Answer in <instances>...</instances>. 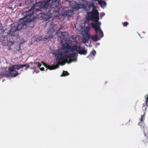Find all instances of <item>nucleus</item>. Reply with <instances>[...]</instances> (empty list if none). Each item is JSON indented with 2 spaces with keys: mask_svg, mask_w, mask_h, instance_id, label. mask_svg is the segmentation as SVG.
Masks as SVG:
<instances>
[{
  "mask_svg": "<svg viewBox=\"0 0 148 148\" xmlns=\"http://www.w3.org/2000/svg\"><path fill=\"white\" fill-rule=\"evenodd\" d=\"M56 51L55 53H53L55 57L56 58V60L58 61V63L56 65H53L52 66H48L45 63H43V65L45 66L47 68L50 70L55 69L59 67V65H63L61 62H66L68 63H70L72 62L76 61V59H70L71 58H75L77 56V53L76 52H74L73 53L68 54L69 52L68 51Z\"/></svg>",
  "mask_w": 148,
  "mask_h": 148,
  "instance_id": "1",
  "label": "nucleus"
},
{
  "mask_svg": "<svg viewBox=\"0 0 148 148\" xmlns=\"http://www.w3.org/2000/svg\"><path fill=\"white\" fill-rule=\"evenodd\" d=\"M33 8L30 9L26 12L23 13L25 16L20 19L18 21V23L16 26L13 25L12 26L8 34L11 36H15L17 32L23 29H25L27 27V24L31 22H34V19L33 17Z\"/></svg>",
  "mask_w": 148,
  "mask_h": 148,
  "instance_id": "2",
  "label": "nucleus"
},
{
  "mask_svg": "<svg viewBox=\"0 0 148 148\" xmlns=\"http://www.w3.org/2000/svg\"><path fill=\"white\" fill-rule=\"evenodd\" d=\"M58 36L59 37L58 40L61 41L62 46L60 49L53 50V53H55L56 51H60V50L61 51H62L63 49H64V47L66 45V44L71 46L73 42L71 40H69L67 41L66 40V38L68 37V34L66 32H61L58 34Z\"/></svg>",
  "mask_w": 148,
  "mask_h": 148,
  "instance_id": "3",
  "label": "nucleus"
},
{
  "mask_svg": "<svg viewBox=\"0 0 148 148\" xmlns=\"http://www.w3.org/2000/svg\"><path fill=\"white\" fill-rule=\"evenodd\" d=\"M56 28V25L53 23H52L48 30L47 34V37L44 38L43 36L39 37L37 39V40L39 41L42 40L45 41L47 39L51 40L53 36V33H54Z\"/></svg>",
  "mask_w": 148,
  "mask_h": 148,
  "instance_id": "4",
  "label": "nucleus"
},
{
  "mask_svg": "<svg viewBox=\"0 0 148 148\" xmlns=\"http://www.w3.org/2000/svg\"><path fill=\"white\" fill-rule=\"evenodd\" d=\"M99 13L98 10L95 9H93L92 12L87 14V20H91L95 23H100L98 22L99 19Z\"/></svg>",
  "mask_w": 148,
  "mask_h": 148,
  "instance_id": "5",
  "label": "nucleus"
},
{
  "mask_svg": "<svg viewBox=\"0 0 148 148\" xmlns=\"http://www.w3.org/2000/svg\"><path fill=\"white\" fill-rule=\"evenodd\" d=\"M30 66L28 65L26 66V64H23L21 65H13L9 69L10 72H11L12 75L14 77H16L18 75V71L16 70H18L21 68L26 66V69H27Z\"/></svg>",
  "mask_w": 148,
  "mask_h": 148,
  "instance_id": "6",
  "label": "nucleus"
},
{
  "mask_svg": "<svg viewBox=\"0 0 148 148\" xmlns=\"http://www.w3.org/2000/svg\"><path fill=\"white\" fill-rule=\"evenodd\" d=\"M100 23H94L93 22H92L91 23V25L95 31L96 34H97L100 39L103 36V32L100 27Z\"/></svg>",
  "mask_w": 148,
  "mask_h": 148,
  "instance_id": "7",
  "label": "nucleus"
},
{
  "mask_svg": "<svg viewBox=\"0 0 148 148\" xmlns=\"http://www.w3.org/2000/svg\"><path fill=\"white\" fill-rule=\"evenodd\" d=\"M66 46L64 47V49H63V51H68L71 52H73L74 51H76L77 52L78 51V49H81V47H78L77 45H74L72 46L70 45H67L66 44Z\"/></svg>",
  "mask_w": 148,
  "mask_h": 148,
  "instance_id": "8",
  "label": "nucleus"
},
{
  "mask_svg": "<svg viewBox=\"0 0 148 148\" xmlns=\"http://www.w3.org/2000/svg\"><path fill=\"white\" fill-rule=\"evenodd\" d=\"M145 137L143 138V141L145 143H148V129L146 126L143 127Z\"/></svg>",
  "mask_w": 148,
  "mask_h": 148,
  "instance_id": "9",
  "label": "nucleus"
},
{
  "mask_svg": "<svg viewBox=\"0 0 148 148\" xmlns=\"http://www.w3.org/2000/svg\"><path fill=\"white\" fill-rule=\"evenodd\" d=\"M84 36L88 40L90 39L91 36L89 33V31L88 30H86L84 32Z\"/></svg>",
  "mask_w": 148,
  "mask_h": 148,
  "instance_id": "10",
  "label": "nucleus"
},
{
  "mask_svg": "<svg viewBox=\"0 0 148 148\" xmlns=\"http://www.w3.org/2000/svg\"><path fill=\"white\" fill-rule=\"evenodd\" d=\"M77 52L78 53L81 55H86L87 53V50H85V48H82V49L78 50Z\"/></svg>",
  "mask_w": 148,
  "mask_h": 148,
  "instance_id": "11",
  "label": "nucleus"
},
{
  "mask_svg": "<svg viewBox=\"0 0 148 148\" xmlns=\"http://www.w3.org/2000/svg\"><path fill=\"white\" fill-rule=\"evenodd\" d=\"M96 54V52L94 50H93V51H91L90 55L88 56V58H89L90 59H93V58L92 57V56H94Z\"/></svg>",
  "mask_w": 148,
  "mask_h": 148,
  "instance_id": "12",
  "label": "nucleus"
},
{
  "mask_svg": "<svg viewBox=\"0 0 148 148\" xmlns=\"http://www.w3.org/2000/svg\"><path fill=\"white\" fill-rule=\"evenodd\" d=\"M97 34H95L93 36H91L90 39L93 41H97L99 40Z\"/></svg>",
  "mask_w": 148,
  "mask_h": 148,
  "instance_id": "13",
  "label": "nucleus"
},
{
  "mask_svg": "<svg viewBox=\"0 0 148 148\" xmlns=\"http://www.w3.org/2000/svg\"><path fill=\"white\" fill-rule=\"evenodd\" d=\"M145 98L146 100L145 101V103H144L143 104V107H145V105L147 107L148 106V94L147 95H145Z\"/></svg>",
  "mask_w": 148,
  "mask_h": 148,
  "instance_id": "14",
  "label": "nucleus"
},
{
  "mask_svg": "<svg viewBox=\"0 0 148 148\" xmlns=\"http://www.w3.org/2000/svg\"><path fill=\"white\" fill-rule=\"evenodd\" d=\"M145 114L143 115H142L141 116V119H140V121L141 122H140L138 123V125L140 126L141 125V124L142 123H144V117Z\"/></svg>",
  "mask_w": 148,
  "mask_h": 148,
  "instance_id": "15",
  "label": "nucleus"
},
{
  "mask_svg": "<svg viewBox=\"0 0 148 148\" xmlns=\"http://www.w3.org/2000/svg\"><path fill=\"white\" fill-rule=\"evenodd\" d=\"M99 4L100 5L101 7H103V6H105L106 5V3L105 2L102 1L101 0L100 1H99L98 2Z\"/></svg>",
  "mask_w": 148,
  "mask_h": 148,
  "instance_id": "16",
  "label": "nucleus"
},
{
  "mask_svg": "<svg viewBox=\"0 0 148 148\" xmlns=\"http://www.w3.org/2000/svg\"><path fill=\"white\" fill-rule=\"evenodd\" d=\"M69 74V73L66 71H64L63 73V76H65L66 75H68Z\"/></svg>",
  "mask_w": 148,
  "mask_h": 148,
  "instance_id": "17",
  "label": "nucleus"
},
{
  "mask_svg": "<svg viewBox=\"0 0 148 148\" xmlns=\"http://www.w3.org/2000/svg\"><path fill=\"white\" fill-rule=\"evenodd\" d=\"M122 23L123 24V25L124 27H126L129 24V23L127 22H125L124 23L123 22Z\"/></svg>",
  "mask_w": 148,
  "mask_h": 148,
  "instance_id": "18",
  "label": "nucleus"
},
{
  "mask_svg": "<svg viewBox=\"0 0 148 148\" xmlns=\"http://www.w3.org/2000/svg\"><path fill=\"white\" fill-rule=\"evenodd\" d=\"M36 64H37V67L40 69L41 66V64L39 62L36 63Z\"/></svg>",
  "mask_w": 148,
  "mask_h": 148,
  "instance_id": "19",
  "label": "nucleus"
},
{
  "mask_svg": "<svg viewBox=\"0 0 148 148\" xmlns=\"http://www.w3.org/2000/svg\"><path fill=\"white\" fill-rule=\"evenodd\" d=\"M105 15V14L104 12L102 13L100 15L101 17V18L103 17Z\"/></svg>",
  "mask_w": 148,
  "mask_h": 148,
  "instance_id": "20",
  "label": "nucleus"
},
{
  "mask_svg": "<svg viewBox=\"0 0 148 148\" xmlns=\"http://www.w3.org/2000/svg\"><path fill=\"white\" fill-rule=\"evenodd\" d=\"M40 70L41 71H44L45 69L43 67H41V68H40Z\"/></svg>",
  "mask_w": 148,
  "mask_h": 148,
  "instance_id": "21",
  "label": "nucleus"
},
{
  "mask_svg": "<svg viewBox=\"0 0 148 148\" xmlns=\"http://www.w3.org/2000/svg\"><path fill=\"white\" fill-rule=\"evenodd\" d=\"M18 51L20 52L22 51L21 49L20 48H19V49H18Z\"/></svg>",
  "mask_w": 148,
  "mask_h": 148,
  "instance_id": "22",
  "label": "nucleus"
},
{
  "mask_svg": "<svg viewBox=\"0 0 148 148\" xmlns=\"http://www.w3.org/2000/svg\"><path fill=\"white\" fill-rule=\"evenodd\" d=\"M19 5L20 6H21V5H22L21 3H19Z\"/></svg>",
  "mask_w": 148,
  "mask_h": 148,
  "instance_id": "23",
  "label": "nucleus"
},
{
  "mask_svg": "<svg viewBox=\"0 0 148 148\" xmlns=\"http://www.w3.org/2000/svg\"><path fill=\"white\" fill-rule=\"evenodd\" d=\"M146 107H145V110H146Z\"/></svg>",
  "mask_w": 148,
  "mask_h": 148,
  "instance_id": "24",
  "label": "nucleus"
},
{
  "mask_svg": "<svg viewBox=\"0 0 148 148\" xmlns=\"http://www.w3.org/2000/svg\"><path fill=\"white\" fill-rule=\"evenodd\" d=\"M12 7H11V8H10V9H12Z\"/></svg>",
  "mask_w": 148,
  "mask_h": 148,
  "instance_id": "25",
  "label": "nucleus"
},
{
  "mask_svg": "<svg viewBox=\"0 0 148 148\" xmlns=\"http://www.w3.org/2000/svg\"><path fill=\"white\" fill-rule=\"evenodd\" d=\"M47 70V69H46V71Z\"/></svg>",
  "mask_w": 148,
  "mask_h": 148,
  "instance_id": "26",
  "label": "nucleus"
},
{
  "mask_svg": "<svg viewBox=\"0 0 148 148\" xmlns=\"http://www.w3.org/2000/svg\"><path fill=\"white\" fill-rule=\"evenodd\" d=\"M138 35L140 36V35L139 34Z\"/></svg>",
  "mask_w": 148,
  "mask_h": 148,
  "instance_id": "27",
  "label": "nucleus"
},
{
  "mask_svg": "<svg viewBox=\"0 0 148 148\" xmlns=\"http://www.w3.org/2000/svg\"><path fill=\"white\" fill-rule=\"evenodd\" d=\"M129 121H130V120H129Z\"/></svg>",
  "mask_w": 148,
  "mask_h": 148,
  "instance_id": "28",
  "label": "nucleus"
},
{
  "mask_svg": "<svg viewBox=\"0 0 148 148\" xmlns=\"http://www.w3.org/2000/svg\"><path fill=\"white\" fill-rule=\"evenodd\" d=\"M138 148H140V147H138Z\"/></svg>",
  "mask_w": 148,
  "mask_h": 148,
  "instance_id": "29",
  "label": "nucleus"
}]
</instances>
